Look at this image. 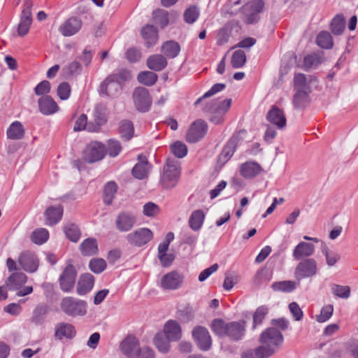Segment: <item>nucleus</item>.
<instances>
[{
    "instance_id": "f257e3e1",
    "label": "nucleus",
    "mask_w": 358,
    "mask_h": 358,
    "mask_svg": "<svg viewBox=\"0 0 358 358\" xmlns=\"http://www.w3.org/2000/svg\"><path fill=\"white\" fill-rule=\"evenodd\" d=\"M231 103V99H214L205 106L203 111L210 113L209 120L211 122L221 124L224 122L225 115L229 110Z\"/></svg>"
},
{
    "instance_id": "f03ea898",
    "label": "nucleus",
    "mask_w": 358,
    "mask_h": 358,
    "mask_svg": "<svg viewBox=\"0 0 358 358\" xmlns=\"http://www.w3.org/2000/svg\"><path fill=\"white\" fill-rule=\"evenodd\" d=\"M180 169L178 161L168 159L163 167L160 182L164 188L171 189L174 187L180 178Z\"/></svg>"
},
{
    "instance_id": "7ed1b4c3",
    "label": "nucleus",
    "mask_w": 358,
    "mask_h": 358,
    "mask_svg": "<svg viewBox=\"0 0 358 358\" xmlns=\"http://www.w3.org/2000/svg\"><path fill=\"white\" fill-rule=\"evenodd\" d=\"M259 342L262 343L259 347L263 348L265 350H271V355H272L275 349L282 343L283 336L276 328L269 327L261 334Z\"/></svg>"
},
{
    "instance_id": "20e7f679",
    "label": "nucleus",
    "mask_w": 358,
    "mask_h": 358,
    "mask_svg": "<svg viewBox=\"0 0 358 358\" xmlns=\"http://www.w3.org/2000/svg\"><path fill=\"white\" fill-rule=\"evenodd\" d=\"M60 306L61 310L71 317L84 316L87 313V303L72 296L63 298Z\"/></svg>"
},
{
    "instance_id": "39448f33",
    "label": "nucleus",
    "mask_w": 358,
    "mask_h": 358,
    "mask_svg": "<svg viewBox=\"0 0 358 358\" xmlns=\"http://www.w3.org/2000/svg\"><path fill=\"white\" fill-rule=\"evenodd\" d=\"M153 237V232L150 229L141 227L128 234L126 240L130 245L140 248L149 243Z\"/></svg>"
},
{
    "instance_id": "423d86ee",
    "label": "nucleus",
    "mask_w": 358,
    "mask_h": 358,
    "mask_svg": "<svg viewBox=\"0 0 358 358\" xmlns=\"http://www.w3.org/2000/svg\"><path fill=\"white\" fill-rule=\"evenodd\" d=\"M132 99L136 109L141 113L149 110L152 104V98L148 89L143 87L134 89Z\"/></svg>"
},
{
    "instance_id": "0eeeda50",
    "label": "nucleus",
    "mask_w": 358,
    "mask_h": 358,
    "mask_svg": "<svg viewBox=\"0 0 358 358\" xmlns=\"http://www.w3.org/2000/svg\"><path fill=\"white\" fill-rule=\"evenodd\" d=\"M208 131L206 122L201 119L194 121L189 127L187 135L186 141L194 143L201 140Z\"/></svg>"
},
{
    "instance_id": "6e6552de",
    "label": "nucleus",
    "mask_w": 358,
    "mask_h": 358,
    "mask_svg": "<svg viewBox=\"0 0 358 358\" xmlns=\"http://www.w3.org/2000/svg\"><path fill=\"white\" fill-rule=\"evenodd\" d=\"M140 343L134 335H128L120 343V350L127 358H138Z\"/></svg>"
},
{
    "instance_id": "1a4fd4ad",
    "label": "nucleus",
    "mask_w": 358,
    "mask_h": 358,
    "mask_svg": "<svg viewBox=\"0 0 358 358\" xmlns=\"http://www.w3.org/2000/svg\"><path fill=\"white\" fill-rule=\"evenodd\" d=\"M77 272L72 264L67 265L59 276V282L61 289L70 292L74 287Z\"/></svg>"
},
{
    "instance_id": "9d476101",
    "label": "nucleus",
    "mask_w": 358,
    "mask_h": 358,
    "mask_svg": "<svg viewBox=\"0 0 358 358\" xmlns=\"http://www.w3.org/2000/svg\"><path fill=\"white\" fill-rule=\"evenodd\" d=\"M33 2L31 0H25L21 14L20 22L18 25L17 32L21 36L26 35L32 22L31 8Z\"/></svg>"
},
{
    "instance_id": "9b49d317",
    "label": "nucleus",
    "mask_w": 358,
    "mask_h": 358,
    "mask_svg": "<svg viewBox=\"0 0 358 358\" xmlns=\"http://www.w3.org/2000/svg\"><path fill=\"white\" fill-rule=\"evenodd\" d=\"M105 154L104 145L99 142H93L86 147L84 151V159L87 163H94L102 159Z\"/></svg>"
},
{
    "instance_id": "f8f14e48",
    "label": "nucleus",
    "mask_w": 358,
    "mask_h": 358,
    "mask_svg": "<svg viewBox=\"0 0 358 358\" xmlns=\"http://www.w3.org/2000/svg\"><path fill=\"white\" fill-rule=\"evenodd\" d=\"M137 221L134 213L129 211L120 212L115 219V227L120 232L129 231L136 224Z\"/></svg>"
},
{
    "instance_id": "ddd939ff",
    "label": "nucleus",
    "mask_w": 358,
    "mask_h": 358,
    "mask_svg": "<svg viewBox=\"0 0 358 358\" xmlns=\"http://www.w3.org/2000/svg\"><path fill=\"white\" fill-rule=\"evenodd\" d=\"M192 336L198 347L203 351L208 350L212 345V339L208 329L196 326L192 330Z\"/></svg>"
},
{
    "instance_id": "4468645a",
    "label": "nucleus",
    "mask_w": 358,
    "mask_h": 358,
    "mask_svg": "<svg viewBox=\"0 0 358 358\" xmlns=\"http://www.w3.org/2000/svg\"><path fill=\"white\" fill-rule=\"evenodd\" d=\"M94 122H89L87 131L90 132L99 131L101 127L107 122V108L105 106L96 105L94 109Z\"/></svg>"
},
{
    "instance_id": "2eb2a0df",
    "label": "nucleus",
    "mask_w": 358,
    "mask_h": 358,
    "mask_svg": "<svg viewBox=\"0 0 358 358\" xmlns=\"http://www.w3.org/2000/svg\"><path fill=\"white\" fill-rule=\"evenodd\" d=\"M183 276L177 271H171L165 274L161 279L160 287L163 289L175 290L182 284Z\"/></svg>"
},
{
    "instance_id": "dca6fc26",
    "label": "nucleus",
    "mask_w": 358,
    "mask_h": 358,
    "mask_svg": "<svg viewBox=\"0 0 358 358\" xmlns=\"http://www.w3.org/2000/svg\"><path fill=\"white\" fill-rule=\"evenodd\" d=\"M18 263L21 267L28 273H34L38 267L39 262L36 255L29 251L22 252L19 258Z\"/></svg>"
},
{
    "instance_id": "f3484780",
    "label": "nucleus",
    "mask_w": 358,
    "mask_h": 358,
    "mask_svg": "<svg viewBox=\"0 0 358 358\" xmlns=\"http://www.w3.org/2000/svg\"><path fill=\"white\" fill-rule=\"evenodd\" d=\"M241 131H239L229 139L218 157L219 162L225 163L232 157L238 143L241 140Z\"/></svg>"
},
{
    "instance_id": "a211bd4d",
    "label": "nucleus",
    "mask_w": 358,
    "mask_h": 358,
    "mask_svg": "<svg viewBox=\"0 0 358 358\" xmlns=\"http://www.w3.org/2000/svg\"><path fill=\"white\" fill-rule=\"evenodd\" d=\"M266 120L278 129H282L287 124V119L282 110L273 106L266 115Z\"/></svg>"
},
{
    "instance_id": "6ab92c4d",
    "label": "nucleus",
    "mask_w": 358,
    "mask_h": 358,
    "mask_svg": "<svg viewBox=\"0 0 358 358\" xmlns=\"http://www.w3.org/2000/svg\"><path fill=\"white\" fill-rule=\"evenodd\" d=\"M152 166L148 162L147 157L143 155L138 157V162L132 169V175L134 178L143 180L148 177Z\"/></svg>"
},
{
    "instance_id": "aec40b11",
    "label": "nucleus",
    "mask_w": 358,
    "mask_h": 358,
    "mask_svg": "<svg viewBox=\"0 0 358 358\" xmlns=\"http://www.w3.org/2000/svg\"><path fill=\"white\" fill-rule=\"evenodd\" d=\"M83 22L80 18L72 17L59 26V31L64 36H71L80 31Z\"/></svg>"
},
{
    "instance_id": "412c9836",
    "label": "nucleus",
    "mask_w": 358,
    "mask_h": 358,
    "mask_svg": "<svg viewBox=\"0 0 358 358\" xmlns=\"http://www.w3.org/2000/svg\"><path fill=\"white\" fill-rule=\"evenodd\" d=\"M122 87L111 76H108L100 85V92L107 96H115L120 92Z\"/></svg>"
},
{
    "instance_id": "4be33fe9",
    "label": "nucleus",
    "mask_w": 358,
    "mask_h": 358,
    "mask_svg": "<svg viewBox=\"0 0 358 358\" xmlns=\"http://www.w3.org/2000/svg\"><path fill=\"white\" fill-rule=\"evenodd\" d=\"M170 340L173 341H179L182 337V330L180 324L175 320H169L164 327L162 332Z\"/></svg>"
},
{
    "instance_id": "5701e85b",
    "label": "nucleus",
    "mask_w": 358,
    "mask_h": 358,
    "mask_svg": "<svg viewBox=\"0 0 358 358\" xmlns=\"http://www.w3.org/2000/svg\"><path fill=\"white\" fill-rule=\"evenodd\" d=\"M76 334L75 327L69 323L59 322L55 327V336L58 340L71 339Z\"/></svg>"
},
{
    "instance_id": "b1692460",
    "label": "nucleus",
    "mask_w": 358,
    "mask_h": 358,
    "mask_svg": "<svg viewBox=\"0 0 358 358\" xmlns=\"http://www.w3.org/2000/svg\"><path fill=\"white\" fill-rule=\"evenodd\" d=\"M40 112L45 115H50L59 110V106L50 96H42L38 100Z\"/></svg>"
},
{
    "instance_id": "393cba45",
    "label": "nucleus",
    "mask_w": 358,
    "mask_h": 358,
    "mask_svg": "<svg viewBox=\"0 0 358 358\" xmlns=\"http://www.w3.org/2000/svg\"><path fill=\"white\" fill-rule=\"evenodd\" d=\"M262 171V168L256 162L249 161L242 164L240 166V173L245 178H252Z\"/></svg>"
},
{
    "instance_id": "a878e982",
    "label": "nucleus",
    "mask_w": 358,
    "mask_h": 358,
    "mask_svg": "<svg viewBox=\"0 0 358 358\" xmlns=\"http://www.w3.org/2000/svg\"><path fill=\"white\" fill-rule=\"evenodd\" d=\"M245 331V322H231L229 323L227 336L234 341H238L243 338Z\"/></svg>"
},
{
    "instance_id": "bb28decb",
    "label": "nucleus",
    "mask_w": 358,
    "mask_h": 358,
    "mask_svg": "<svg viewBox=\"0 0 358 358\" xmlns=\"http://www.w3.org/2000/svg\"><path fill=\"white\" fill-rule=\"evenodd\" d=\"M94 284V278L90 273H85L80 275L76 291L78 295H85L90 292Z\"/></svg>"
},
{
    "instance_id": "cd10ccee",
    "label": "nucleus",
    "mask_w": 358,
    "mask_h": 358,
    "mask_svg": "<svg viewBox=\"0 0 358 358\" xmlns=\"http://www.w3.org/2000/svg\"><path fill=\"white\" fill-rule=\"evenodd\" d=\"M27 276L22 272L12 273L6 280V286L10 290H18L26 283Z\"/></svg>"
},
{
    "instance_id": "c85d7f7f",
    "label": "nucleus",
    "mask_w": 358,
    "mask_h": 358,
    "mask_svg": "<svg viewBox=\"0 0 358 358\" xmlns=\"http://www.w3.org/2000/svg\"><path fill=\"white\" fill-rule=\"evenodd\" d=\"M63 215V207L61 205L50 206L45 212L46 224L54 225L59 222Z\"/></svg>"
},
{
    "instance_id": "c756f323",
    "label": "nucleus",
    "mask_w": 358,
    "mask_h": 358,
    "mask_svg": "<svg viewBox=\"0 0 358 358\" xmlns=\"http://www.w3.org/2000/svg\"><path fill=\"white\" fill-rule=\"evenodd\" d=\"M313 274V262L312 259H306L300 262L295 269V275L297 280L310 277Z\"/></svg>"
},
{
    "instance_id": "7c9ffc66",
    "label": "nucleus",
    "mask_w": 358,
    "mask_h": 358,
    "mask_svg": "<svg viewBox=\"0 0 358 358\" xmlns=\"http://www.w3.org/2000/svg\"><path fill=\"white\" fill-rule=\"evenodd\" d=\"M80 251L84 256H92L98 253L97 241L94 238L85 239L80 245Z\"/></svg>"
},
{
    "instance_id": "2f4dec72",
    "label": "nucleus",
    "mask_w": 358,
    "mask_h": 358,
    "mask_svg": "<svg viewBox=\"0 0 358 358\" xmlns=\"http://www.w3.org/2000/svg\"><path fill=\"white\" fill-rule=\"evenodd\" d=\"M141 35L148 47L154 45L158 39L157 30L153 25L148 24L143 27L141 30Z\"/></svg>"
},
{
    "instance_id": "473e14b6",
    "label": "nucleus",
    "mask_w": 358,
    "mask_h": 358,
    "mask_svg": "<svg viewBox=\"0 0 358 358\" xmlns=\"http://www.w3.org/2000/svg\"><path fill=\"white\" fill-rule=\"evenodd\" d=\"M312 77L307 78L303 73H297L294 78V86L296 91L311 92Z\"/></svg>"
},
{
    "instance_id": "72a5a7b5",
    "label": "nucleus",
    "mask_w": 358,
    "mask_h": 358,
    "mask_svg": "<svg viewBox=\"0 0 358 358\" xmlns=\"http://www.w3.org/2000/svg\"><path fill=\"white\" fill-rule=\"evenodd\" d=\"M313 253V245L311 243L301 242L294 249L293 257L299 260L303 257H309Z\"/></svg>"
},
{
    "instance_id": "f704fd0d",
    "label": "nucleus",
    "mask_w": 358,
    "mask_h": 358,
    "mask_svg": "<svg viewBox=\"0 0 358 358\" xmlns=\"http://www.w3.org/2000/svg\"><path fill=\"white\" fill-rule=\"evenodd\" d=\"M311 92L296 91L293 98V105L296 109H303L310 103L311 99L309 94Z\"/></svg>"
},
{
    "instance_id": "c9c22d12",
    "label": "nucleus",
    "mask_w": 358,
    "mask_h": 358,
    "mask_svg": "<svg viewBox=\"0 0 358 358\" xmlns=\"http://www.w3.org/2000/svg\"><path fill=\"white\" fill-rule=\"evenodd\" d=\"M147 66L152 71H160L167 66V61L162 55H153L148 57Z\"/></svg>"
},
{
    "instance_id": "e433bc0d",
    "label": "nucleus",
    "mask_w": 358,
    "mask_h": 358,
    "mask_svg": "<svg viewBox=\"0 0 358 358\" xmlns=\"http://www.w3.org/2000/svg\"><path fill=\"white\" fill-rule=\"evenodd\" d=\"M6 133L9 139L20 140L24 136V129L20 122L15 121L9 126Z\"/></svg>"
},
{
    "instance_id": "4c0bfd02",
    "label": "nucleus",
    "mask_w": 358,
    "mask_h": 358,
    "mask_svg": "<svg viewBox=\"0 0 358 358\" xmlns=\"http://www.w3.org/2000/svg\"><path fill=\"white\" fill-rule=\"evenodd\" d=\"M82 70L81 64L78 61H73L63 67L62 73L66 78H71L79 76Z\"/></svg>"
},
{
    "instance_id": "58836bf2",
    "label": "nucleus",
    "mask_w": 358,
    "mask_h": 358,
    "mask_svg": "<svg viewBox=\"0 0 358 358\" xmlns=\"http://www.w3.org/2000/svg\"><path fill=\"white\" fill-rule=\"evenodd\" d=\"M49 308L45 304L38 305L33 311L31 322L37 325L42 324L45 320Z\"/></svg>"
},
{
    "instance_id": "ea45409f",
    "label": "nucleus",
    "mask_w": 358,
    "mask_h": 358,
    "mask_svg": "<svg viewBox=\"0 0 358 358\" xmlns=\"http://www.w3.org/2000/svg\"><path fill=\"white\" fill-rule=\"evenodd\" d=\"M205 214L202 210H196L192 213L189 219V227L195 231H199L203 223Z\"/></svg>"
},
{
    "instance_id": "a19ab883",
    "label": "nucleus",
    "mask_w": 358,
    "mask_h": 358,
    "mask_svg": "<svg viewBox=\"0 0 358 358\" xmlns=\"http://www.w3.org/2000/svg\"><path fill=\"white\" fill-rule=\"evenodd\" d=\"M345 28V19L343 15L337 14L330 23V29L334 35H341Z\"/></svg>"
},
{
    "instance_id": "79ce46f5",
    "label": "nucleus",
    "mask_w": 358,
    "mask_h": 358,
    "mask_svg": "<svg viewBox=\"0 0 358 358\" xmlns=\"http://www.w3.org/2000/svg\"><path fill=\"white\" fill-rule=\"evenodd\" d=\"M170 341L164 334L157 333L154 338V343L156 348L162 353H166L170 350Z\"/></svg>"
},
{
    "instance_id": "37998d69",
    "label": "nucleus",
    "mask_w": 358,
    "mask_h": 358,
    "mask_svg": "<svg viewBox=\"0 0 358 358\" xmlns=\"http://www.w3.org/2000/svg\"><path fill=\"white\" fill-rule=\"evenodd\" d=\"M180 51L179 44L173 41H166L162 46V52L169 58L176 57Z\"/></svg>"
},
{
    "instance_id": "c03bdc74",
    "label": "nucleus",
    "mask_w": 358,
    "mask_h": 358,
    "mask_svg": "<svg viewBox=\"0 0 358 358\" xmlns=\"http://www.w3.org/2000/svg\"><path fill=\"white\" fill-rule=\"evenodd\" d=\"M64 231L66 237L72 242L77 243L81 236L78 227L73 223H68L64 227Z\"/></svg>"
},
{
    "instance_id": "a18cd8bd",
    "label": "nucleus",
    "mask_w": 358,
    "mask_h": 358,
    "mask_svg": "<svg viewBox=\"0 0 358 358\" xmlns=\"http://www.w3.org/2000/svg\"><path fill=\"white\" fill-rule=\"evenodd\" d=\"M316 43L323 49H331L334 45L333 38L327 31H322L317 35Z\"/></svg>"
},
{
    "instance_id": "49530a36",
    "label": "nucleus",
    "mask_w": 358,
    "mask_h": 358,
    "mask_svg": "<svg viewBox=\"0 0 358 358\" xmlns=\"http://www.w3.org/2000/svg\"><path fill=\"white\" fill-rule=\"evenodd\" d=\"M119 132L124 139L129 140L134 135V126L131 121L127 120H122L120 122Z\"/></svg>"
},
{
    "instance_id": "de8ad7c7",
    "label": "nucleus",
    "mask_w": 358,
    "mask_h": 358,
    "mask_svg": "<svg viewBox=\"0 0 358 358\" xmlns=\"http://www.w3.org/2000/svg\"><path fill=\"white\" fill-rule=\"evenodd\" d=\"M117 186L113 181L108 182L104 187L103 201L109 206L112 203L115 194L117 192Z\"/></svg>"
},
{
    "instance_id": "09e8293b",
    "label": "nucleus",
    "mask_w": 358,
    "mask_h": 358,
    "mask_svg": "<svg viewBox=\"0 0 358 358\" xmlns=\"http://www.w3.org/2000/svg\"><path fill=\"white\" fill-rule=\"evenodd\" d=\"M297 286V283L292 280H284L280 282H274L272 285V288L275 291H280L283 292H291L294 291Z\"/></svg>"
},
{
    "instance_id": "8fccbe9b",
    "label": "nucleus",
    "mask_w": 358,
    "mask_h": 358,
    "mask_svg": "<svg viewBox=\"0 0 358 358\" xmlns=\"http://www.w3.org/2000/svg\"><path fill=\"white\" fill-rule=\"evenodd\" d=\"M229 323L221 319H215L212 322L211 329L219 336H227Z\"/></svg>"
},
{
    "instance_id": "3c124183",
    "label": "nucleus",
    "mask_w": 358,
    "mask_h": 358,
    "mask_svg": "<svg viewBox=\"0 0 358 358\" xmlns=\"http://www.w3.org/2000/svg\"><path fill=\"white\" fill-rule=\"evenodd\" d=\"M138 81L147 86H152L157 80V75L152 71L141 72L137 77Z\"/></svg>"
},
{
    "instance_id": "603ef678",
    "label": "nucleus",
    "mask_w": 358,
    "mask_h": 358,
    "mask_svg": "<svg viewBox=\"0 0 358 358\" xmlns=\"http://www.w3.org/2000/svg\"><path fill=\"white\" fill-rule=\"evenodd\" d=\"M49 237L48 230L43 228L38 229L34 231L31 235L32 242L36 244L41 245L47 241Z\"/></svg>"
},
{
    "instance_id": "864d4df0",
    "label": "nucleus",
    "mask_w": 358,
    "mask_h": 358,
    "mask_svg": "<svg viewBox=\"0 0 358 358\" xmlns=\"http://www.w3.org/2000/svg\"><path fill=\"white\" fill-rule=\"evenodd\" d=\"M245 62L246 55L243 50H238L233 53L231 64L234 68H241L245 65Z\"/></svg>"
},
{
    "instance_id": "5fc2aeb1",
    "label": "nucleus",
    "mask_w": 358,
    "mask_h": 358,
    "mask_svg": "<svg viewBox=\"0 0 358 358\" xmlns=\"http://www.w3.org/2000/svg\"><path fill=\"white\" fill-rule=\"evenodd\" d=\"M156 24L164 28L169 24L168 12L163 9H157L152 13Z\"/></svg>"
},
{
    "instance_id": "6e6d98bb",
    "label": "nucleus",
    "mask_w": 358,
    "mask_h": 358,
    "mask_svg": "<svg viewBox=\"0 0 358 358\" xmlns=\"http://www.w3.org/2000/svg\"><path fill=\"white\" fill-rule=\"evenodd\" d=\"M268 313V308L266 306H261L257 308L253 315L252 328L255 329L257 325L262 324L264 318Z\"/></svg>"
},
{
    "instance_id": "4d7b16f0",
    "label": "nucleus",
    "mask_w": 358,
    "mask_h": 358,
    "mask_svg": "<svg viewBox=\"0 0 358 358\" xmlns=\"http://www.w3.org/2000/svg\"><path fill=\"white\" fill-rule=\"evenodd\" d=\"M271 350H265L263 348L258 347L254 351H246L243 358H266L271 356Z\"/></svg>"
},
{
    "instance_id": "13d9d810",
    "label": "nucleus",
    "mask_w": 358,
    "mask_h": 358,
    "mask_svg": "<svg viewBox=\"0 0 358 358\" xmlns=\"http://www.w3.org/2000/svg\"><path fill=\"white\" fill-rule=\"evenodd\" d=\"M226 85L223 83L215 84L208 91H207L202 96L199 98L195 102L194 106H197L203 99L210 97L214 94L222 91L225 88Z\"/></svg>"
},
{
    "instance_id": "bf43d9fd",
    "label": "nucleus",
    "mask_w": 358,
    "mask_h": 358,
    "mask_svg": "<svg viewBox=\"0 0 358 358\" xmlns=\"http://www.w3.org/2000/svg\"><path fill=\"white\" fill-rule=\"evenodd\" d=\"M199 16V8L196 6H191L184 13V20L187 23H194Z\"/></svg>"
},
{
    "instance_id": "052dcab7",
    "label": "nucleus",
    "mask_w": 358,
    "mask_h": 358,
    "mask_svg": "<svg viewBox=\"0 0 358 358\" xmlns=\"http://www.w3.org/2000/svg\"><path fill=\"white\" fill-rule=\"evenodd\" d=\"M170 148L171 152L178 158H182L187 153V146L180 141L175 142Z\"/></svg>"
},
{
    "instance_id": "680f3d73",
    "label": "nucleus",
    "mask_w": 358,
    "mask_h": 358,
    "mask_svg": "<svg viewBox=\"0 0 358 358\" xmlns=\"http://www.w3.org/2000/svg\"><path fill=\"white\" fill-rule=\"evenodd\" d=\"M178 316L181 321L187 322L194 318V311L192 307L187 305L178 310Z\"/></svg>"
},
{
    "instance_id": "e2e57ef3",
    "label": "nucleus",
    "mask_w": 358,
    "mask_h": 358,
    "mask_svg": "<svg viewBox=\"0 0 358 358\" xmlns=\"http://www.w3.org/2000/svg\"><path fill=\"white\" fill-rule=\"evenodd\" d=\"M90 270L95 273L103 272L106 268V262L101 258L92 259L89 264Z\"/></svg>"
},
{
    "instance_id": "0e129e2a",
    "label": "nucleus",
    "mask_w": 358,
    "mask_h": 358,
    "mask_svg": "<svg viewBox=\"0 0 358 358\" xmlns=\"http://www.w3.org/2000/svg\"><path fill=\"white\" fill-rule=\"evenodd\" d=\"M122 150V146L118 141L110 139L108 141V148L106 152L110 157H115L119 155Z\"/></svg>"
},
{
    "instance_id": "69168bd1",
    "label": "nucleus",
    "mask_w": 358,
    "mask_h": 358,
    "mask_svg": "<svg viewBox=\"0 0 358 358\" xmlns=\"http://www.w3.org/2000/svg\"><path fill=\"white\" fill-rule=\"evenodd\" d=\"M332 292L339 298L347 299L350 295V287L348 285H335L332 288Z\"/></svg>"
},
{
    "instance_id": "338daca9",
    "label": "nucleus",
    "mask_w": 358,
    "mask_h": 358,
    "mask_svg": "<svg viewBox=\"0 0 358 358\" xmlns=\"http://www.w3.org/2000/svg\"><path fill=\"white\" fill-rule=\"evenodd\" d=\"M334 307L332 305L324 306L320 310V313L317 316V320L319 322H324L328 320L333 314Z\"/></svg>"
},
{
    "instance_id": "774afa93",
    "label": "nucleus",
    "mask_w": 358,
    "mask_h": 358,
    "mask_svg": "<svg viewBox=\"0 0 358 358\" xmlns=\"http://www.w3.org/2000/svg\"><path fill=\"white\" fill-rule=\"evenodd\" d=\"M71 94V86L66 83L64 82L59 85L57 87V95L62 100H66L69 98Z\"/></svg>"
}]
</instances>
